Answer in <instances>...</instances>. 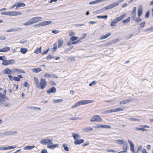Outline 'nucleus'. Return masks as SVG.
I'll return each instance as SVG.
<instances>
[{
    "label": "nucleus",
    "mask_w": 153,
    "mask_h": 153,
    "mask_svg": "<svg viewBox=\"0 0 153 153\" xmlns=\"http://www.w3.org/2000/svg\"><path fill=\"white\" fill-rule=\"evenodd\" d=\"M78 39V38L74 36H72L70 38V40L72 41H74Z\"/></svg>",
    "instance_id": "8fccbe9b"
},
{
    "label": "nucleus",
    "mask_w": 153,
    "mask_h": 153,
    "mask_svg": "<svg viewBox=\"0 0 153 153\" xmlns=\"http://www.w3.org/2000/svg\"><path fill=\"white\" fill-rule=\"evenodd\" d=\"M2 73L5 74H12L11 70L8 68H6L3 71Z\"/></svg>",
    "instance_id": "dca6fc26"
},
{
    "label": "nucleus",
    "mask_w": 153,
    "mask_h": 153,
    "mask_svg": "<svg viewBox=\"0 0 153 153\" xmlns=\"http://www.w3.org/2000/svg\"><path fill=\"white\" fill-rule=\"evenodd\" d=\"M135 20L138 23L142 21V19L141 18H137L135 19Z\"/></svg>",
    "instance_id": "052dcab7"
},
{
    "label": "nucleus",
    "mask_w": 153,
    "mask_h": 153,
    "mask_svg": "<svg viewBox=\"0 0 153 153\" xmlns=\"http://www.w3.org/2000/svg\"><path fill=\"white\" fill-rule=\"evenodd\" d=\"M116 111L118 112L123 110V109L121 107H119L116 109Z\"/></svg>",
    "instance_id": "e2e57ef3"
},
{
    "label": "nucleus",
    "mask_w": 153,
    "mask_h": 153,
    "mask_svg": "<svg viewBox=\"0 0 153 153\" xmlns=\"http://www.w3.org/2000/svg\"><path fill=\"white\" fill-rule=\"evenodd\" d=\"M128 141L130 145L131 150L132 152L134 151V146L133 143L131 141L129 140H128Z\"/></svg>",
    "instance_id": "2eb2a0df"
},
{
    "label": "nucleus",
    "mask_w": 153,
    "mask_h": 153,
    "mask_svg": "<svg viewBox=\"0 0 153 153\" xmlns=\"http://www.w3.org/2000/svg\"><path fill=\"white\" fill-rule=\"evenodd\" d=\"M17 132L15 131H6L1 134V135L2 136H7L9 135H13L16 134Z\"/></svg>",
    "instance_id": "0eeeda50"
},
{
    "label": "nucleus",
    "mask_w": 153,
    "mask_h": 153,
    "mask_svg": "<svg viewBox=\"0 0 153 153\" xmlns=\"http://www.w3.org/2000/svg\"><path fill=\"white\" fill-rule=\"evenodd\" d=\"M128 148V144L126 143H124L123 146V151L126 152L127 151Z\"/></svg>",
    "instance_id": "b1692460"
},
{
    "label": "nucleus",
    "mask_w": 153,
    "mask_h": 153,
    "mask_svg": "<svg viewBox=\"0 0 153 153\" xmlns=\"http://www.w3.org/2000/svg\"><path fill=\"white\" fill-rule=\"evenodd\" d=\"M145 24V22H142L140 24V26L141 27H143L144 26Z\"/></svg>",
    "instance_id": "0e129e2a"
},
{
    "label": "nucleus",
    "mask_w": 153,
    "mask_h": 153,
    "mask_svg": "<svg viewBox=\"0 0 153 153\" xmlns=\"http://www.w3.org/2000/svg\"><path fill=\"white\" fill-rule=\"evenodd\" d=\"M93 101L92 100H83L79 101L76 103L74 105L71 106V108H75L81 105H84L89 103H92Z\"/></svg>",
    "instance_id": "20e7f679"
},
{
    "label": "nucleus",
    "mask_w": 153,
    "mask_h": 153,
    "mask_svg": "<svg viewBox=\"0 0 153 153\" xmlns=\"http://www.w3.org/2000/svg\"><path fill=\"white\" fill-rule=\"evenodd\" d=\"M0 98H1L2 100L6 99L8 100V98L6 97L5 95L3 94L2 93L0 92Z\"/></svg>",
    "instance_id": "393cba45"
},
{
    "label": "nucleus",
    "mask_w": 153,
    "mask_h": 153,
    "mask_svg": "<svg viewBox=\"0 0 153 153\" xmlns=\"http://www.w3.org/2000/svg\"><path fill=\"white\" fill-rule=\"evenodd\" d=\"M145 31L148 32L153 31V27H151L146 29Z\"/></svg>",
    "instance_id": "3c124183"
},
{
    "label": "nucleus",
    "mask_w": 153,
    "mask_h": 153,
    "mask_svg": "<svg viewBox=\"0 0 153 153\" xmlns=\"http://www.w3.org/2000/svg\"><path fill=\"white\" fill-rule=\"evenodd\" d=\"M107 10V9H106V7H104L102 9H101L100 10H98L96 11L95 12H97V13H101L103 11Z\"/></svg>",
    "instance_id": "c756f323"
},
{
    "label": "nucleus",
    "mask_w": 153,
    "mask_h": 153,
    "mask_svg": "<svg viewBox=\"0 0 153 153\" xmlns=\"http://www.w3.org/2000/svg\"><path fill=\"white\" fill-rule=\"evenodd\" d=\"M111 33H109L105 35L101 36L100 37L101 40H102L107 38L108 37L110 36L111 35Z\"/></svg>",
    "instance_id": "aec40b11"
},
{
    "label": "nucleus",
    "mask_w": 153,
    "mask_h": 153,
    "mask_svg": "<svg viewBox=\"0 0 153 153\" xmlns=\"http://www.w3.org/2000/svg\"><path fill=\"white\" fill-rule=\"evenodd\" d=\"M63 100L62 99H60L57 100H53V102L54 103H57L61 102L63 101Z\"/></svg>",
    "instance_id": "473e14b6"
},
{
    "label": "nucleus",
    "mask_w": 153,
    "mask_h": 153,
    "mask_svg": "<svg viewBox=\"0 0 153 153\" xmlns=\"http://www.w3.org/2000/svg\"><path fill=\"white\" fill-rule=\"evenodd\" d=\"M29 108L30 109L32 110H34L36 111H38L40 109V108H39L38 107H29Z\"/></svg>",
    "instance_id": "c9c22d12"
},
{
    "label": "nucleus",
    "mask_w": 153,
    "mask_h": 153,
    "mask_svg": "<svg viewBox=\"0 0 153 153\" xmlns=\"http://www.w3.org/2000/svg\"><path fill=\"white\" fill-rule=\"evenodd\" d=\"M140 126L142 127V128H139L136 127L135 128V130H142L143 131H147V129H145V128H149V126L146 125H140Z\"/></svg>",
    "instance_id": "1a4fd4ad"
},
{
    "label": "nucleus",
    "mask_w": 153,
    "mask_h": 153,
    "mask_svg": "<svg viewBox=\"0 0 153 153\" xmlns=\"http://www.w3.org/2000/svg\"><path fill=\"white\" fill-rule=\"evenodd\" d=\"M53 75V74H49L46 73L44 75V76L46 77H47V78H49V77L52 78Z\"/></svg>",
    "instance_id": "ea45409f"
},
{
    "label": "nucleus",
    "mask_w": 153,
    "mask_h": 153,
    "mask_svg": "<svg viewBox=\"0 0 153 153\" xmlns=\"http://www.w3.org/2000/svg\"><path fill=\"white\" fill-rule=\"evenodd\" d=\"M13 80L15 81H20V79L19 77L14 76L13 77Z\"/></svg>",
    "instance_id": "6e6d98bb"
},
{
    "label": "nucleus",
    "mask_w": 153,
    "mask_h": 153,
    "mask_svg": "<svg viewBox=\"0 0 153 153\" xmlns=\"http://www.w3.org/2000/svg\"><path fill=\"white\" fill-rule=\"evenodd\" d=\"M142 149V145H140L137 148V152H138L140 150H141Z\"/></svg>",
    "instance_id": "680f3d73"
},
{
    "label": "nucleus",
    "mask_w": 153,
    "mask_h": 153,
    "mask_svg": "<svg viewBox=\"0 0 153 153\" xmlns=\"http://www.w3.org/2000/svg\"><path fill=\"white\" fill-rule=\"evenodd\" d=\"M54 58L53 56L49 55L47 56L46 57V59H53Z\"/></svg>",
    "instance_id": "13d9d810"
},
{
    "label": "nucleus",
    "mask_w": 153,
    "mask_h": 153,
    "mask_svg": "<svg viewBox=\"0 0 153 153\" xmlns=\"http://www.w3.org/2000/svg\"><path fill=\"white\" fill-rule=\"evenodd\" d=\"M15 62V60L13 59L9 60H6L2 62V64L4 65H13Z\"/></svg>",
    "instance_id": "39448f33"
},
{
    "label": "nucleus",
    "mask_w": 153,
    "mask_h": 153,
    "mask_svg": "<svg viewBox=\"0 0 153 153\" xmlns=\"http://www.w3.org/2000/svg\"><path fill=\"white\" fill-rule=\"evenodd\" d=\"M130 20V17H128L126 19L123 20V22L124 24H127L128 23Z\"/></svg>",
    "instance_id": "4c0bfd02"
},
{
    "label": "nucleus",
    "mask_w": 153,
    "mask_h": 153,
    "mask_svg": "<svg viewBox=\"0 0 153 153\" xmlns=\"http://www.w3.org/2000/svg\"><path fill=\"white\" fill-rule=\"evenodd\" d=\"M143 8L141 5H140L138 10V15L139 17L141 15L142 13Z\"/></svg>",
    "instance_id": "a211bd4d"
},
{
    "label": "nucleus",
    "mask_w": 153,
    "mask_h": 153,
    "mask_svg": "<svg viewBox=\"0 0 153 153\" xmlns=\"http://www.w3.org/2000/svg\"><path fill=\"white\" fill-rule=\"evenodd\" d=\"M16 146H10L7 147H4L5 150L7 149H10L15 148L16 147Z\"/></svg>",
    "instance_id": "f704fd0d"
},
{
    "label": "nucleus",
    "mask_w": 153,
    "mask_h": 153,
    "mask_svg": "<svg viewBox=\"0 0 153 153\" xmlns=\"http://www.w3.org/2000/svg\"><path fill=\"white\" fill-rule=\"evenodd\" d=\"M129 120L133 121H140V119H138L134 118H130Z\"/></svg>",
    "instance_id": "864d4df0"
},
{
    "label": "nucleus",
    "mask_w": 153,
    "mask_h": 153,
    "mask_svg": "<svg viewBox=\"0 0 153 153\" xmlns=\"http://www.w3.org/2000/svg\"><path fill=\"white\" fill-rule=\"evenodd\" d=\"M27 49L25 48H21L20 50V52L23 54H25L27 52Z\"/></svg>",
    "instance_id": "7c9ffc66"
},
{
    "label": "nucleus",
    "mask_w": 153,
    "mask_h": 153,
    "mask_svg": "<svg viewBox=\"0 0 153 153\" xmlns=\"http://www.w3.org/2000/svg\"><path fill=\"white\" fill-rule=\"evenodd\" d=\"M93 130V128L91 127H85L82 129V131L83 132H88L92 131Z\"/></svg>",
    "instance_id": "412c9836"
},
{
    "label": "nucleus",
    "mask_w": 153,
    "mask_h": 153,
    "mask_svg": "<svg viewBox=\"0 0 153 153\" xmlns=\"http://www.w3.org/2000/svg\"><path fill=\"white\" fill-rule=\"evenodd\" d=\"M8 76L10 80L12 81L13 80V77L12 75L9 74L8 75Z\"/></svg>",
    "instance_id": "338daca9"
},
{
    "label": "nucleus",
    "mask_w": 153,
    "mask_h": 153,
    "mask_svg": "<svg viewBox=\"0 0 153 153\" xmlns=\"http://www.w3.org/2000/svg\"><path fill=\"white\" fill-rule=\"evenodd\" d=\"M21 30V28L18 27H15L11 28L8 30H7V32H16L19 31Z\"/></svg>",
    "instance_id": "f8f14e48"
},
{
    "label": "nucleus",
    "mask_w": 153,
    "mask_h": 153,
    "mask_svg": "<svg viewBox=\"0 0 153 153\" xmlns=\"http://www.w3.org/2000/svg\"><path fill=\"white\" fill-rule=\"evenodd\" d=\"M126 16V14H124L120 16L117 17L116 19L111 21L110 22V25L112 27H114L116 24L122 20Z\"/></svg>",
    "instance_id": "7ed1b4c3"
},
{
    "label": "nucleus",
    "mask_w": 153,
    "mask_h": 153,
    "mask_svg": "<svg viewBox=\"0 0 153 153\" xmlns=\"http://www.w3.org/2000/svg\"><path fill=\"white\" fill-rule=\"evenodd\" d=\"M111 127L110 125H102V128H110Z\"/></svg>",
    "instance_id": "09e8293b"
},
{
    "label": "nucleus",
    "mask_w": 153,
    "mask_h": 153,
    "mask_svg": "<svg viewBox=\"0 0 153 153\" xmlns=\"http://www.w3.org/2000/svg\"><path fill=\"white\" fill-rule=\"evenodd\" d=\"M136 12L133 11L131 12V14L132 15L131 18L133 19H134L136 16Z\"/></svg>",
    "instance_id": "79ce46f5"
},
{
    "label": "nucleus",
    "mask_w": 153,
    "mask_h": 153,
    "mask_svg": "<svg viewBox=\"0 0 153 153\" xmlns=\"http://www.w3.org/2000/svg\"><path fill=\"white\" fill-rule=\"evenodd\" d=\"M107 113H110L117 112L116 109H114L112 110H108L106 111Z\"/></svg>",
    "instance_id": "603ef678"
},
{
    "label": "nucleus",
    "mask_w": 153,
    "mask_h": 153,
    "mask_svg": "<svg viewBox=\"0 0 153 153\" xmlns=\"http://www.w3.org/2000/svg\"><path fill=\"white\" fill-rule=\"evenodd\" d=\"M3 52H6L9 51L10 50V48L8 46H6L2 48Z\"/></svg>",
    "instance_id": "cd10ccee"
},
{
    "label": "nucleus",
    "mask_w": 153,
    "mask_h": 153,
    "mask_svg": "<svg viewBox=\"0 0 153 153\" xmlns=\"http://www.w3.org/2000/svg\"><path fill=\"white\" fill-rule=\"evenodd\" d=\"M16 73L19 74H21V73H25V71L16 68Z\"/></svg>",
    "instance_id": "49530a36"
},
{
    "label": "nucleus",
    "mask_w": 153,
    "mask_h": 153,
    "mask_svg": "<svg viewBox=\"0 0 153 153\" xmlns=\"http://www.w3.org/2000/svg\"><path fill=\"white\" fill-rule=\"evenodd\" d=\"M42 26L50 25L52 22L51 21H45L41 22Z\"/></svg>",
    "instance_id": "6ab92c4d"
},
{
    "label": "nucleus",
    "mask_w": 153,
    "mask_h": 153,
    "mask_svg": "<svg viewBox=\"0 0 153 153\" xmlns=\"http://www.w3.org/2000/svg\"><path fill=\"white\" fill-rule=\"evenodd\" d=\"M42 19V17L39 16L34 17L31 19L33 24L36 23L39 21H41Z\"/></svg>",
    "instance_id": "9d476101"
},
{
    "label": "nucleus",
    "mask_w": 153,
    "mask_h": 153,
    "mask_svg": "<svg viewBox=\"0 0 153 153\" xmlns=\"http://www.w3.org/2000/svg\"><path fill=\"white\" fill-rule=\"evenodd\" d=\"M4 105L6 107H10L11 106V105L10 103H4Z\"/></svg>",
    "instance_id": "774afa93"
},
{
    "label": "nucleus",
    "mask_w": 153,
    "mask_h": 153,
    "mask_svg": "<svg viewBox=\"0 0 153 153\" xmlns=\"http://www.w3.org/2000/svg\"><path fill=\"white\" fill-rule=\"evenodd\" d=\"M35 84L37 88H40L43 89L47 86V83L45 79H41L40 82L37 78L34 76L33 78Z\"/></svg>",
    "instance_id": "f257e3e1"
},
{
    "label": "nucleus",
    "mask_w": 153,
    "mask_h": 153,
    "mask_svg": "<svg viewBox=\"0 0 153 153\" xmlns=\"http://www.w3.org/2000/svg\"><path fill=\"white\" fill-rule=\"evenodd\" d=\"M53 47L52 49V50L53 52H55L56 51L57 48V45L56 43H55L53 44Z\"/></svg>",
    "instance_id": "a19ab883"
},
{
    "label": "nucleus",
    "mask_w": 153,
    "mask_h": 153,
    "mask_svg": "<svg viewBox=\"0 0 153 153\" xmlns=\"http://www.w3.org/2000/svg\"><path fill=\"white\" fill-rule=\"evenodd\" d=\"M32 71L35 73H37L39 72L42 71V70L41 68H33L32 69Z\"/></svg>",
    "instance_id": "a878e982"
},
{
    "label": "nucleus",
    "mask_w": 153,
    "mask_h": 153,
    "mask_svg": "<svg viewBox=\"0 0 153 153\" xmlns=\"http://www.w3.org/2000/svg\"><path fill=\"white\" fill-rule=\"evenodd\" d=\"M35 146H25L23 148V149L24 150H30L34 148Z\"/></svg>",
    "instance_id": "4be33fe9"
},
{
    "label": "nucleus",
    "mask_w": 153,
    "mask_h": 153,
    "mask_svg": "<svg viewBox=\"0 0 153 153\" xmlns=\"http://www.w3.org/2000/svg\"><path fill=\"white\" fill-rule=\"evenodd\" d=\"M129 100H125L121 102H120V103L121 104H125L129 102L130 101Z\"/></svg>",
    "instance_id": "58836bf2"
},
{
    "label": "nucleus",
    "mask_w": 153,
    "mask_h": 153,
    "mask_svg": "<svg viewBox=\"0 0 153 153\" xmlns=\"http://www.w3.org/2000/svg\"><path fill=\"white\" fill-rule=\"evenodd\" d=\"M5 59V56H0V60L3 61H5L4 59Z\"/></svg>",
    "instance_id": "bf43d9fd"
},
{
    "label": "nucleus",
    "mask_w": 153,
    "mask_h": 153,
    "mask_svg": "<svg viewBox=\"0 0 153 153\" xmlns=\"http://www.w3.org/2000/svg\"><path fill=\"white\" fill-rule=\"evenodd\" d=\"M119 39L118 38L116 39H114L112 40L111 42H110V44H111L113 43H115L117 42H119Z\"/></svg>",
    "instance_id": "c03bdc74"
},
{
    "label": "nucleus",
    "mask_w": 153,
    "mask_h": 153,
    "mask_svg": "<svg viewBox=\"0 0 153 153\" xmlns=\"http://www.w3.org/2000/svg\"><path fill=\"white\" fill-rule=\"evenodd\" d=\"M102 119L98 115H95L91 117L90 119L91 122H101L102 121Z\"/></svg>",
    "instance_id": "423d86ee"
},
{
    "label": "nucleus",
    "mask_w": 153,
    "mask_h": 153,
    "mask_svg": "<svg viewBox=\"0 0 153 153\" xmlns=\"http://www.w3.org/2000/svg\"><path fill=\"white\" fill-rule=\"evenodd\" d=\"M56 91V88L55 87H53L49 89V90L47 91V92L48 94H50L51 93H55Z\"/></svg>",
    "instance_id": "ddd939ff"
},
{
    "label": "nucleus",
    "mask_w": 153,
    "mask_h": 153,
    "mask_svg": "<svg viewBox=\"0 0 153 153\" xmlns=\"http://www.w3.org/2000/svg\"><path fill=\"white\" fill-rule=\"evenodd\" d=\"M25 6V4L22 3H20L19 4H17L16 6V9L18 8L21 7H24Z\"/></svg>",
    "instance_id": "c85d7f7f"
},
{
    "label": "nucleus",
    "mask_w": 153,
    "mask_h": 153,
    "mask_svg": "<svg viewBox=\"0 0 153 153\" xmlns=\"http://www.w3.org/2000/svg\"><path fill=\"white\" fill-rule=\"evenodd\" d=\"M22 14V13L20 12L16 11H9V16H16L20 15Z\"/></svg>",
    "instance_id": "9b49d317"
},
{
    "label": "nucleus",
    "mask_w": 153,
    "mask_h": 153,
    "mask_svg": "<svg viewBox=\"0 0 153 153\" xmlns=\"http://www.w3.org/2000/svg\"><path fill=\"white\" fill-rule=\"evenodd\" d=\"M124 141L123 140H116V142L119 145H121L123 143Z\"/></svg>",
    "instance_id": "37998d69"
},
{
    "label": "nucleus",
    "mask_w": 153,
    "mask_h": 153,
    "mask_svg": "<svg viewBox=\"0 0 153 153\" xmlns=\"http://www.w3.org/2000/svg\"><path fill=\"white\" fill-rule=\"evenodd\" d=\"M42 48L41 47L39 48L36 49L34 51V53L37 54H38L39 53H41L42 52Z\"/></svg>",
    "instance_id": "5701e85b"
},
{
    "label": "nucleus",
    "mask_w": 153,
    "mask_h": 153,
    "mask_svg": "<svg viewBox=\"0 0 153 153\" xmlns=\"http://www.w3.org/2000/svg\"><path fill=\"white\" fill-rule=\"evenodd\" d=\"M72 134L74 139L75 140H78V138L79 137V136L78 134H76L74 133H73Z\"/></svg>",
    "instance_id": "bb28decb"
},
{
    "label": "nucleus",
    "mask_w": 153,
    "mask_h": 153,
    "mask_svg": "<svg viewBox=\"0 0 153 153\" xmlns=\"http://www.w3.org/2000/svg\"><path fill=\"white\" fill-rule=\"evenodd\" d=\"M33 24L32 20L30 19V20L28 21L26 23H24L23 25L25 26H28Z\"/></svg>",
    "instance_id": "2f4dec72"
},
{
    "label": "nucleus",
    "mask_w": 153,
    "mask_h": 153,
    "mask_svg": "<svg viewBox=\"0 0 153 153\" xmlns=\"http://www.w3.org/2000/svg\"><path fill=\"white\" fill-rule=\"evenodd\" d=\"M107 17L108 16L107 15H105L103 16H97V18L98 19H107Z\"/></svg>",
    "instance_id": "a18cd8bd"
},
{
    "label": "nucleus",
    "mask_w": 153,
    "mask_h": 153,
    "mask_svg": "<svg viewBox=\"0 0 153 153\" xmlns=\"http://www.w3.org/2000/svg\"><path fill=\"white\" fill-rule=\"evenodd\" d=\"M106 1V0H96L94 1H92L90 2L89 3V4H97L100 2H102L103 1Z\"/></svg>",
    "instance_id": "4468645a"
},
{
    "label": "nucleus",
    "mask_w": 153,
    "mask_h": 153,
    "mask_svg": "<svg viewBox=\"0 0 153 153\" xmlns=\"http://www.w3.org/2000/svg\"><path fill=\"white\" fill-rule=\"evenodd\" d=\"M150 12L149 11H148L146 13V14L145 16V17L146 18H148L149 17V15Z\"/></svg>",
    "instance_id": "4d7b16f0"
},
{
    "label": "nucleus",
    "mask_w": 153,
    "mask_h": 153,
    "mask_svg": "<svg viewBox=\"0 0 153 153\" xmlns=\"http://www.w3.org/2000/svg\"><path fill=\"white\" fill-rule=\"evenodd\" d=\"M62 146L64 147V149L66 151H68L69 150V149L68 146V145L66 144H63L62 145Z\"/></svg>",
    "instance_id": "e433bc0d"
},
{
    "label": "nucleus",
    "mask_w": 153,
    "mask_h": 153,
    "mask_svg": "<svg viewBox=\"0 0 153 153\" xmlns=\"http://www.w3.org/2000/svg\"><path fill=\"white\" fill-rule=\"evenodd\" d=\"M97 83V82L95 81H94L89 84V86H92L93 85H95Z\"/></svg>",
    "instance_id": "5fc2aeb1"
},
{
    "label": "nucleus",
    "mask_w": 153,
    "mask_h": 153,
    "mask_svg": "<svg viewBox=\"0 0 153 153\" xmlns=\"http://www.w3.org/2000/svg\"><path fill=\"white\" fill-rule=\"evenodd\" d=\"M63 43V41L61 39H60L58 41V48L61 47Z\"/></svg>",
    "instance_id": "72a5a7b5"
},
{
    "label": "nucleus",
    "mask_w": 153,
    "mask_h": 153,
    "mask_svg": "<svg viewBox=\"0 0 153 153\" xmlns=\"http://www.w3.org/2000/svg\"><path fill=\"white\" fill-rule=\"evenodd\" d=\"M68 60L69 61H74L75 60V59L74 57H70L68 58Z\"/></svg>",
    "instance_id": "69168bd1"
},
{
    "label": "nucleus",
    "mask_w": 153,
    "mask_h": 153,
    "mask_svg": "<svg viewBox=\"0 0 153 153\" xmlns=\"http://www.w3.org/2000/svg\"><path fill=\"white\" fill-rule=\"evenodd\" d=\"M82 119V118H80L79 117H74L70 118V120H76L79 119Z\"/></svg>",
    "instance_id": "de8ad7c7"
},
{
    "label": "nucleus",
    "mask_w": 153,
    "mask_h": 153,
    "mask_svg": "<svg viewBox=\"0 0 153 153\" xmlns=\"http://www.w3.org/2000/svg\"><path fill=\"white\" fill-rule=\"evenodd\" d=\"M84 140L82 139H80L79 140H75L74 143L75 145H79L84 142Z\"/></svg>",
    "instance_id": "f3484780"
},
{
    "label": "nucleus",
    "mask_w": 153,
    "mask_h": 153,
    "mask_svg": "<svg viewBox=\"0 0 153 153\" xmlns=\"http://www.w3.org/2000/svg\"><path fill=\"white\" fill-rule=\"evenodd\" d=\"M119 2V1L117 2H114L108 5V6L106 7V9L107 10L111 9L113 7H116L118 6L119 3H120Z\"/></svg>",
    "instance_id": "6e6552de"
},
{
    "label": "nucleus",
    "mask_w": 153,
    "mask_h": 153,
    "mask_svg": "<svg viewBox=\"0 0 153 153\" xmlns=\"http://www.w3.org/2000/svg\"><path fill=\"white\" fill-rule=\"evenodd\" d=\"M52 140V139L46 138L40 140L39 141V143L43 145L48 144L47 147L50 149H53L58 147L59 146L58 144L50 145V144H53Z\"/></svg>",
    "instance_id": "f03ea898"
}]
</instances>
